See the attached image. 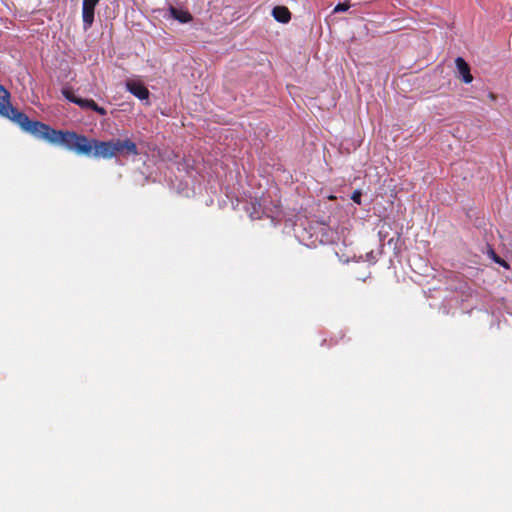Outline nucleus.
<instances>
[{
	"label": "nucleus",
	"instance_id": "obj_1",
	"mask_svg": "<svg viewBox=\"0 0 512 512\" xmlns=\"http://www.w3.org/2000/svg\"><path fill=\"white\" fill-rule=\"evenodd\" d=\"M10 120L19 125L23 131L30 133L37 138L44 139L51 144L63 145L75 153L76 149L81 151H85L87 149L84 145H81L78 142L79 140L83 142V139L79 138L80 134L74 131L55 130L45 123L30 120L25 113L18 110L12 114Z\"/></svg>",
	"mask_w": 512,
	"mask_h": 512
},
{
	"label": "nucleus",
	"instance_id": "obj_2",
	"mask_svg": "<svg viewBox=\"0 0 512 512\" xmlns=\"http://www.w3.org/2000/svg\"><path fill=\"white\" fill-rule=\"evenodd\" d=\"M10 120L19 125L23 131L30 133L37 138L44 139L51 144L63 145L75 153L76 149L81 151H85L87 149L84 145H81L78 142L79 140L83 142V139L79 138L80 134L74 131L55 130L45 123L30 120L25 113L18 110L12 114Z\"/></svg>",
	"mask_w": 512,
	"mask_h": 512
},
{
	"label": "nucleus",
	"instance_id": "obj_3",
	"mask_svg": "<svg viewBox=\"0 0 512 512\" xmlns=\"http://www.w3.org/2000/svg\"><path fill=\"white\" fill-rule=\"evenodd\" d=\"M79 138L83 139V142L78 141L81 145H84L87 149L81 151L76 149L78 155L94 156L95 158L111 159L118 156H138L140 154L136 143L130 139H111L108 141H100L97 139H89L85 135L80 134Z\"/></svg>",
	"mask_w": 512,
	"mask_h": 512
},
{
	"label": "nucleus",
	"instance_id": "obj_4",
	"mask_svg": "<svg viewBox=\"0 0 512 512\" xmlns=\"http://www.w3.org/2000/svg\"><path fill=\"white\" fill-rule=\"evenodd\" d=\"M11 95L9 91L0 84V116L10 119L17 110L10 102Z\"/></svg>",
	"mask_w": 512,
	"mask_h": 512
},
{
	"label": "nucleus",
	"instance_id": "obj_5",
	"mask_svg": "<svg viewBox=\"0 0 512 512\" xmlns=\"http://www.w3.org/2000/svg\"><path fill=\"white\" fill-rule=\"evenodd\" d=\"M99 3V0H83L82 4V19L84 29H89L94 22L95 7Z\"/></svg>",
	"mask_w": 512,
	"mask_h": 512
},
{
	"label": "nucleus",
	"instance_id": "obj_6",
	"mask_svg": "<svg viewBox=\"0 0 512 512\" xmlns=\"http://www.w3.org/2000/svg\"><path fill=\"white\" fill-rule=\"evenodd\" d=\"M126 88L131 94L140 100H145L149 97V90L139 81H127Z\"/></svg>",
	"mask_w": 512,
	"mask_h": 512
},
{
	"label": "nucleus",
	"instance_id": "obj_7",
	"mask_svg": "<svg viewBox=\"0 0 512 512\" xmlns=\"http://www.w3.org/2000/svg\"><path fill=\"white\" fill-rule=\"evenodd\" d=\"M455 64L463 82L466 84L471 83L473 81V76L470 72V66L468 63L462 57H457Z\"/></svg>",
	"mask_w": 512,
	"mask_h": 512
},
{
	"label": "nucleus",
	"instance_id": "obj_8",
	"mask_svg": "<svg viewBox=\"0 0 512 512\" xmlns=\"http://www.w3.org/2000/svg\"><path fill=\"white\" fill-rule=\"evenodd\" d=\"M76 105L82 109H91L101 116H105L107 114V110L104 107L99 106L93 99H84L80 97L76 101Z\"/></svg>",
	"mask_w": 512,
	"mask_h": 512
},
{
	"label": "nucleus",
	"instance_id": "obj_9",
	"mask_svg": "<svg viewBox=\"0 0 512 512\" xmlns=\"http://www.w3.org/2000/svg\"><path fill=\"white\" fill-rule=\"evenodd\" d=\"M272 16L280 23H288L291 19V12L285 6H275L272 10Z\"/></svg>",
	"mask_w": 512,
	"mask_h": 512
},
{
	"label": "nucleus",
	"instance_id": "obj_10",
	"mask_svg": "<svg viewBox=\"0 0 512 512\" xmlns=\"http://www.w3.org/2000/svg\"><path fill=\"white\" fill-rule=\"evenodd\" d=\"M171 16L181 23H188L192 21L193 17L190 12L171 6L169 8Z\"/></svg>",
	"mask_w": 512,
	"mask_h": 512
},
{
	"label": "nucleus",
	"instance_id": "obj_11",
	"mask_svg": "<svg viewBox=\"0 0 512 512\" xmlns=\"http://www.w3.org/2000/svg\"><path fill=\"white\" fill-rule=\"evenodd\" d=\"M63 96L70 102L76 104V101L78 100V96L74 94V91L71 88H64L62 90Z\"/></svg>",
	"mask_w": 512,
	"mask_h": 512
},
{
	"label": "nucleus",
	"instance_id": "obj_12",
	"mask_svg": "<svg viewBox=\"0 0 512 512\" xmlns=\"http://www.w3.org/2000/svg\"><path fill=\"white\" fill-rule=\"evenodd\" d=\"M350 7H351V4H350L349 2L338 3V4L334 7L333 12H334V13L345 12V11H347Z\"/></svg>",
	"mask_w": 512,
	"mask_h": 512
},
{
	"label": "nucleus",
	"instance_id": "obj_13",
	"mask_svg": "<svg viewBox=\"0 0 512 512\" xmlns=\"http://www.w3.org/2000/svg\"><path fill=\"white\" fill-rule=\"evenodd\" d=\"M361 192L359 190H355L352 195H351V199L357 203V204H360L361 203Z\"/></svg>",
	"mask_w": 512,
	"mask_h": 512
},
{
	"label": "nucleus",
	"instance_id": "obj_14",
	"mask_svg": "<svg viewBox=\"0 0 512 512\" xmlns=\"http://www.w3.org/2000/svg\"><path fill=\"white\" fill-rule=\"evenodd\" d=\"M493 259L496 263L500 264L501 266L505 267V268H508V264L505 260H503L502 258H500L499 256H497L494 252H493Z\"/></svg>",
	"mask_w": 512,
	"mask_h": 512
},
{
	"label": "nucleus",
	"instance_id": "obj_15",
	"mask_svg": "<svg viewBox=\"0 0 512 512\" xmlns=\"http://www.w3.org/2000/svg\"><path fill=\"white\" fill-rule=\"evenodd\" d=\"M490 99H495V95L493 93H490Z\"/></svg>",
	"mask_w": 512,
	"mask_h": 512
}]
</instances>
